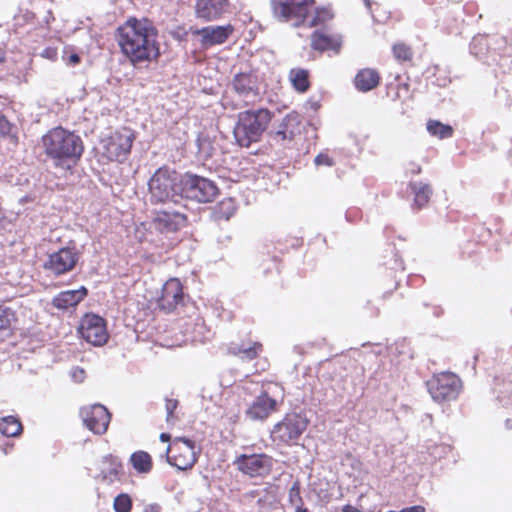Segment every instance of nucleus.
<instances>
[{
    "label": "nucleus",
    "mask_w": 512,
    "mask_h": 512,
    "mask_svg": "<svg viewBox=\"0 0 512 512\" xmlns=\"http://www.w3.org/2000/svg\"><path fill=\"white\" fill-rule=\"evenodd\" d=\"M143 512H159V509L156 506H147Z\"/></svg>",
    "instance_id": "44"
},
{
    "label": "nucleus",
    "mask_w": 512,
    "mask_h": 512,
    "mask_svg": "<svg viewBox=\"0 0 512 512\" xmlns=\"http://www.w3.org/2000/svg\"><path fill=\"white\" fill-rule=\"evenodd\" d=\"M288 502L294 509V512H309V510L304 507L303 499L300 495L299 482H294L290 487L288 491Z\"/></svg>",
    "instance_id": "31"
},
{
    "label": "nucleus",
    "mask_w": 512,
    "mask_h": 512,
    "mask_svg": "<svg viewBox=\"0 0 512 512\" xmlns=\"http://www.w3.org/2000/svg\"><path fill=\"white\" fill-rule=\"evenodd\" d=\"M400 512H425V508L420 505L403 508Z\"/></svg>",
    "instance_id": "41"
},
{
    "label": "nucleus",
    "mask_w": 512,
    "mask_h": 512,
    "mask_svg": "<svg viewBox=\"0 0 512 512\" xmlns=\"http://www.w3.org/2000/svg\"><path fill=\"white\" fill-rule=\"evenodd\" d=\"M262 351V345L258 342L254 343H243L241 345H236L231 347V352L234 355L239 356L241 359L252 360L256 358L259 353Z\"/></svg>",
    "instance_id": "26"
},
{
    "label": "nucleus",
    "mask_w": 512,
    "mask_h": 512,
    "mask_svg": "<svg viewBox=\"0 0 512 512\" xmlns=\"http://www.w3.org/2000/svg\"><path fill=\"white\" fill-rule=\"evenodd\" d=\"M42 146L53 166L62 171L72 169L84 152L80 136L62 127L53 128L43 135Z\"/></svg>",
    "instance_id": "2"
},
{
    "label": "nucleus",
    "mask_w": 512,
    "mask_h": 512,
    "mask_svg": "<svg viewBox=\"0 0 512 512\" xmlns=\"http://www.w3.org/2000/svg\"><path fill=\"white\" fill-rule=\"evenodd\" d=\"M80 61V57L77 54H72L69 57V62L72 64H77Z\"/></svg>",
    "instance_id": "42"
},
{
    "label": "nucleus",
    "mask_w": 512,
    "mask_h": 512,
    "mask_svg": "<svg viewBox=\"0 0 512 512\" xmlns=\"http://www.w3.org/2000/svg\"><path fill=\"white\" fill-rule=\"evenodd\" d=\"M160 440H161L162 442H167V441H169V440H170V435H169V434H167V433H162V434L160 435Z\"/></svg>",
    "instance_id": "45"
},
{
    "label": "nucleus",
    "mask_w": 512,
    "mask_h": 512,
    "mask_svg": "<svg viewBox=\"0 0 512 512\" xmlns=\"http://www.w3.org/2000/svg\"><path fill=\"white\" fill-rule=\"evenodd\" d=\"M276 400L266 393L259 395L246 411L251 420H264L276 409Z\"/></svg>",
    "instance_id": "19"
},
{
    "label": "nucleus",
    "mask_w": 512,
    "mask_h": 512,
    "mask_svg": "<svg viewBox=\"0 0 512 512\" xmlns=\"http://www.w3.org/2000/svg\"><path fill=\"white\" fill-rule=\"evenodd\" d=\"M231 88L245 105L253 103L258 97L257 79L251 73L236 74Z\"/></svg>",
    "instance_id": "15"
},
{
    "label": "nucleus",
    "mask_w": 512,
    "mask_h": 512,
    "mask_svg": "<svg viewBox=\"0 0 512 512\" xmlns=\"http://www.w3.org/2000/svg\"><path fill=\"white\" fill-rule=\"evenodd\" d=\"M134 135L129 130L117 131L101 140L102 154L108 160L123 162L130 153Z\"/></svg>",
    "instance_id": "8"
},
{
    "label": "nucleus",
    "mask_w": 512,
    "mask_h": 512,
    "mask_svg": "<svg viewBox=\"0 0 512 512\" xmlns=\"http://www.w3.org/2000/svg\"><path fill=\"white\" fill-rule=\"evenodd\" d=\"M235 211L236 204L234 199L226 198L218 203L214 213L217 219L229 220L234 215Z\"/></svg>",
    "instance_id": "32"
},
{
    "label": "nucleus",
    "mask_w": 512,
    "mask_h": 512,
    "mask_svg": "<svg viewBox=\"0 0 512 512\" xmlns=\"http://www.w3.org/2000/svg\"><path fill=\"white\" fill-rule=\"evenodd\" d=\"M171 450H176L178 453L168 457V462L179 470L190 469L197 461L195 443L189 438H175L172 445L167 447V452H170Z\"/></svg>",
    "instance_id": "11"
},
{
    "label": "nucleus",
    "mask_w": 512,
    "mask_h": 512,
    "mask_svg": "<svg viewBox=\"0 0 512 512\" xmlns=\"http://www.w3.org/2000/svg\"><path fill=\"white\" fill-rule=\"evenodd\" d=\"M80 253L75 247H63L48 254L43 268L53 276H60L72 271L79 261Z\"/></svg>",
    "instance_id": "9"
},
{
    "label": "nucleus",
    "mask_w": 512,
    "mask_h": 512,
    "mask_svg": "<svg viewBox=\"0 0 512 512\" xmlns=\"http://www.w3.org/2000/svg\"><path fill=\"white\" fill-rule=\"evenodd\" d=\"M131 506V498L127 494H120L114 500V509L116 512H129Z\"/></svg>",
    "instance_id": "36"
},
{
    "label": "nucleus",
    "mask_w": 512,
    "mask_h": 512,
    "mask_svg": "<svg viewBox=\"0 0 512 512\" xmlns=\"http://www.w3.org/2000/svg\"><path fill=\"white\" fill-rule=\"evenodd\" d=\"M427 388L432 399L442 403L455 400L461 391L462 383L456 374L442 372L427 381Z\"/></svg>",
    "instance_id": "7"
},
{
    "label": "nucleus",
    "mask_w": 512,
    "mask_h": 512,
    "mask_svg": "<svg viewBox=\"0 0 512 512\" xmlns=\"http://www.w3.org/2000/svg\"><path fill=\"white\" fill-rule=\"evenodd\" d=\"M410 187L415 195V198H414L415 204L419 208L425 206L428 203V201L431 197V194H432L431 187L428 184L423 183V182L410 183Z\"/></svg>",
    "instance_id": "27"
},
{
    "label": "nucleus",
    "mask_w": 512,
    "mask_h": 512,
    "mask_svg": "<svg viewBox=\"0 0 512 512\" xmlns=\"http://www.w3.org/2000/svg\"><path fill=\"white\" fill-rule=\"evenodd\" d=\"M99 469L100 473L97 478L106 484H111L119 480L122 465L118 458L110 455L103 458Z\"/></svg>",
    "instance_id": "21"
},
{
    "label": "nucleus",
    "mask_w": 512,
    "mask_h": 512,
    "mask_svg": "<svg viewBox=\"0 0 512 512\" xmlns=\"http://www.w3.org/2000/svg\"><path fill=\"white\" fill-rule=\"evenodd\" d=\"M380 76L378 72L372 68H364L355 76V86L359 91L367 92L378 86Z\"/></svg>",
    "instance_id": "24"
},
{
    "label": "nucleus",
    "mask_w": 512,
    "mask_h": 512,
    "mask_svg": "<svg viewBox=\"0 0 512 512\" xmlns=\"http://www.w3.org/2000/svg\"><path fill=\"white\" fill-rule=\"evenodd\" d=\"M131 464L133 468L140 473H147L152 468V460L150 455L144 451H138L131 455Z\"/></svg>",
    "instance_id": "30"
},
{
    "label": "nucleus",
    "mask_w": 512,
    "mask_h": 512,
    "mask_svg": "<svg viewBox=\"0 0 512 512\" xmlns=\"http://www.w3.org/2000/svg\"><path fill=\"white\" fill-rule=\"evenodd\" d=\"M271 4L274 17L294 27L312 28L324 24L333 17L327 8L313 10L314 0H272Z\"/></svg>",
    "instance_id": "3"
},
{
    "label": "nucleus",
    "mask_w": 512,
    "mask_h": 512,
    "mask_svg": "<svg viewBox=\"0 0 512 512\" xmlns=\"http://www.w3.org/2000/svg\"><path fill=\"white\" fill-rule=\"evenodd\" d=\"M289 79L293 87L299 92H305L309 88L308 71L294 68L289 73Z\"/></svg>",
    "instance_id": "29"
},
{
    "label": "nucleus",
    "mask_w": 512,
    "mask_h": 512,
    "mask_svg": "<svg viewBox=\"0 0 512 512\" xmlns=\"http://www.w3.org/2000/svg\"><path fill=\"white\" fill-rule=\"evenodd\" d=\"M116 40L134 66L152 62L160 55L158 32L148 19L129 18L118 27Z\"/></svg>",
    "instance_id": "1"
},
{
    "label": "nucleus",
    "mask_w": 512,
    "mask_h": 512,
    "mask_svg": "<svg viewBox=\"0 0 512 512\" xmlns=\"http://www.w3.org/2000/svg\"><path fill=\"white\" fill-rule=\"evenodd\" d=\"M428 132L439 139L449 138L453 134V128L450 125L443 124L436 120H430L427 123Z\"/></svg>",
    "instance_id": "33"
},
{
    "label": "nucleus",
    "mask_w": 512,
    "mask_h": 512,
    "mask_svg": "<svg viewBox=\"0 0 512 512\" xmlns=\"http://www.w3.org/2000/svg\"><path fill=\"white\" fill-rule=\"evenodd\" d=\"M412 172L418 174L421 172V167L419 165H414Z\"/></svg>",
    "instance_id": "46"
},
{
    "label": "nucleus",
    "mask_w": 512,
    "mask_h": 512,
    "mask_svg": "<svg viewBox=\"0 0 512 512\" xmlns=\"http://www.w3.org/2000/svg\"><path fill=\"white\" fill-rule=\"evenodd\" d=\"M182 298V285L178 279L172 278L163 285L158 304L165 312H171L182 301Z\"/></svg>",
    "instance_id": "16"
},
{
    "label": "nucleus",
    "mask_w": 512,
    "mask_h": 512,
    "mask_svg": "<svg viewBox=\"0 0 512 512\" xmlns=\"http://www.w3.org/2000/svg\"><path fill=\"white\" fill-rule=\"evenodd\" d=\"M178 401L175 399H166L165 409H166V421L167 423H172L173 421V412L177 408Z\"/></svg>",
    "instance_id": "37"
},
{
    "label": "nucleus",
    "mask_w": 512,
    "mask_h": 512,
    "mask_svg": "<svg viewBox=\"0 0 512 512\" xmlns=\"http://www.w3.org/2000/svg\"><path fill=\"white\" fill-rule=\"evenodd\" d=\"M80 415L85 426L93 433L103 434L106 432L110 422V414L103 405L94 404L83 407Z\"/></svg>",
    "instance_id": "14"
},
{
    "label": "nucleus",
    "mask_w": 512,
    "mask_h": 512,
    "mask_svg": "<svg viewBox=\"0 0 512 512\" xmlns=\"http://www.w3.org/2000/svg\"><path fill=\"white\" fill-rule=\"evenodd\" d=\"M234 28L231 25L224 26H207L195 32L201 37L203 47H211L224 43L233 33Z\"/></svg>",
    "instance_id": "18"
},
{
    "label": "nucleus",
    "mask_w": 512,
    "mask_h": 512,
    "mask_svg": "<svg viewBox=\"0 0 512 512\" xmlns=\"http://www.w3.org/2000/svg\"><path fill=\"white\" fill-rule=\"evenodd\" d=\"M365 3H366V6L369 7L370 6V1L369 0H365Z\"/></svg>",
    "instance_id": "47"
},
{
    "label": "nucleus",
    "mask_w": 512,
    "mask_h": 512,
    "mask_svg": "<svg viewBox=\"0 0 512 512\" xmlns=\"http://www.w3.org/2000/svg\"><path fill=\"white\" fill-rule=\"evenodd\" d=\"M300 124V116L295 113L287 114L279 125L278 130L275 132V137L281 141L292 140L295 134V129Z\"/></svg>",
    "instance_id": "25"
},
{
    "label": "nucleus",
    "mask_w": 512,
    "mask_h": 512,
    "mask_svg": "<svg viewBox=\"0 0 512 512\" xmlns=\"http://www.w3.org/2000/svg\"><path fill=\"white\" fill-rule=\"evenodd\" d=\"M44 55L52 59L56 55V52L52 49H47L44 51Z\"/></svg>",
    "instance_id": "43"
},
{
    "label": "nucleus",
    "mask_w": 512,
    "mask_h": 512,
    "mask_svg": "<svg viewBox=\"0 0 512 512\" xmlns=\"http://www.w3.org/2000/svg\"><path fill=\"white\" fill-rule=\"evenodd\" d=\"M15 321V313L12 309L0 306V333L7 334Z\"/></svg>",
    "instance_id": "34"
},
{
    "label": "nucleus",
    "mask_w": 512,
    "mask_h": 512,
    "mask_svg": "<svg viewBox=\"0 0 512 512\" xmlns=\"http://www.w3.org/2000/svg\"><path fill=\"white\" fill-rule=\"evenodd\" d=\"M71 377L77 383H82L85 379V371L80 367H74L71 370Z\"/></svg>",
    "instance_id": "39"
},
{
    "label": "nucleus",
    "mask_w": 512,
    "mask_h": 512,
    "mask_svg": "<svg viewBox=\"0 0 512 512\" xmlns=\"http://www.w3.org/2000/svg\"><path fill=\"white\" fill-rule=\"evenodd\" d=\"M393 54L397 60L408 61L412 58L410 47L403 43H397L393 46Z\"/></svg>",
    "instance_id": "35"
},
{
    "label": "nucleus",
    "mask_w": 512,
    "mask_h": 512,
    "mask_svg": "<svg viewBox=\"0 0 512 512\" xmlns=\"http://www.w3.org/2000/svg\"><path fill=\"white\" fill-rule=\"evenodd\" d=\"M270 121L267 109L241 112L233 131L236 142L242 147L258 142Z\"/></svg>",
    "instance_id": "5"
},
{
    "label": "nucleus",
    "mask_w": 512,
    "mask_h": 512,
    "mask_svg": "<svg viewBox=\"0 0 512 512\" xmlns=\"http://www.w3.org/2000/svg\"><path fill=\"white\" fill-rule=\"evenodd\" d=\"M308 420L300 414H288L284 419L277 423L272 429V438L274 441L290 443L296 441L306 430Z\"/></svg>",
    "instance_id": "10"
},
{
    "label": "nucleus",
    "mask_w": 512,
    "mask_h": 512,
    "mask_svg": "<svg viewBox=\"0 0 512 512\" xmlns=\"http://www.w3.org/2000/svg\"><path fill=\"white\" fill-rule=\"evenodd\" d=\"M13 126L5 116H0V135L6 136L12 133Z\"/></svg>",
    "instance_id": "38"
},
{
    "label": "nucleus",
    "mask_w": 512,
    "mask_h": 512,
    "mask_svg": "<svg viewBox=\"0 0 512 512\" xmlns=\"http://www.w3.org/2000/svg\"><path fill=\"white\" fill-rule=\"evenodd\" d=\"M81 337L94 346L104 345L109 338L105 320L95 314H86L79 326Z\"/></svg>",
    "instance_id": "12"
},
{
    "label": "nucleus",
    "mask_w": 512,
    "mask_h": 512,
    "mask_svg": "<svg viewBox=\"0 0 512 512\" xmlns=\"http://www.w3.org/2000/svg\"><path fill=\"white\" fill-rule=\"evenodd\" d=\"M311 46L318 51L332 50L338 53L341 47V38L339 36H329L322 32L315 31L312 35Z\"/></svg>",
    "instance_id": "23"
},
{
    "label": "nucleus",
    "mask_w": 512,
    "mask_h": 512,
    "mask_svg": "<svg viewBox=\"0 0 512 512\" xmlns=\"http://www.w3.org/2000/svg\"><path fill=\"white\" fill-rule=\"evenodd\" d=\"M186 215L181 210L163 211L155 219L156 227L162 232L178 230L184 225Z\"/></svg>",
    "instance_id": "20"
},
{
    "label": "nucleus",
    "mask_w": 512,
    "mask_h": 512,
    "mask_svg": "<svg viewBox=\"0 0 512 512\" xmlns=\"http://www.w3.org/2000/svg\"><path fill=\"white\" fill-rule=\"evenodd\" d=\"M387 512H400V511H394V510H390V511H387Z\"/></svg>",
    "instance_id": "48"
},
{
    "label": "nucleus",
    "mask_w": 512,
    "mask_h": 512,
    "mask_svg": "<svg viewBox=\"0 0 512 512\" xmlns=\"http://www.w3.org/2000/svg\"><path fill=\"white\" fill-rule=\"evenodd\" d=\"M228 0H197L196 16L205 21L219 19L228 10Z\"/></svg>",
    "instance_id": "17"
},
{
    "label": "nucleus",
    "mask_w": 512,
    "mask_h": 512,
    "mask_svg": "<svg viewBox=\"0 0 512 512\" xmlns=\"http://www.w3.org/2000/svg\"><path fill=\"white\" fill-rule=\"evenodd\" d=\"M22 425L13 416H6L0 419V433L7 437H14L21 433Z\"/></svg>",
    "instance_id": "28"
},
{
    "label": "nucleus",
    "mask_w": 512,
    "mask_h": 512,
    "mask_svg": "<svg viewBox=\"0 0 512 512\" xmlns=\"http://www.w3.org/2000/svg\"><path fill=\"white\" fill-rule=\"evenodd\" d=\"M238 469L250 477H264L273 466V459L265 454L240 455L236 459Z\"/></svg>",
    "instance_id": "13"
},
{
    "label": "nucleus",
    "mask_w": 512,
    "mask_h": 512,
    "mask_svg": "<svg viewBox=\"0 0 512 512\" xmlns=\"http://www.w3.org/2000/svg\"><path fill=\"white\" fill-rule=\"evenodd\" d=\"M183 200H191L197 203L212 202L219 193L216 184L205 177L194 174H186L182 177Z\"/></svg>",
    "instance_id": "6"
},
{
    "label": "nucleus",
    "mask_w": 512,
    "mask_h": 512,
    "mask_svg": "<svg viewBox=\"0 0 512 512\" xmlns=\"http://www.w3.org/2000/svg\"><path fill=\"white\" fill-rule=\"evenodd\" d=\"M182 178L175 171L159 168L148 182V196L152 203L174 204L183 207Z\"/></svg>",
    "instance_id": "4"
},
{
    "label": "nucleus",
    "mask_w": 512,
    "mask_h": 512,
    "mask_svg": "<svg viewBox=\"0 0 512 512\" xmlns=\"http://www.w3.org/2000/svg\"><path fill=\"white\" fill-rule=\"evenodd\" d=\"M315 164L318 165V166L319 165L331 166L332 165V160H331V158L328 155L319 154L315 158Z\"/></svg>",
    "instance_id": "40"
},
{
    "label": "nucleus",
    "mask_w": 512,
    "mask_h": 512,
    "mask_svg": "<svg viewBox=\"0 0 512 512\" xmlns=\"http://www.w3.org/2000/svg\"><path fill=\"white\" fill-rule=\"evenodd\" d=\"M87 295V289L82 286L75 290L60 292L54 299L53 305L58 309H68L78 305Z\"/></svg>",
    "instance_id": "22"
}]
</instances>
